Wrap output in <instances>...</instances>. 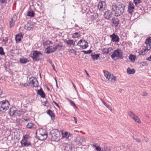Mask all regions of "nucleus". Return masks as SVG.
<instances>
[{"instance_id":"obj_1","label":"nucleus","mask_w":151,"mask_h":151,"mask_svg":"<svg viewBox=\"0 0 151 151\" xmlns=\"http://www.w3.org/2000/svg\"><path fill=\"white\" fill-rule=\"evenodd\" d=\"M110 6L112 14L116 17L120 16L124 12L125 5L120 2L113 3Z\"/></svg>"},{"instance_id":"obj_2","label":"nucleus","mask_w":151,"mask_h":151,"mask_svg":"<svg viewBox=\"0 0 151 151\" xmlns=\"http://www.w3.org/2000/svg\"><path fill=\"white\" fill-rule=\"evenodd\" d=\"M111 57L114 60L122 59L124 58L123 52L121 50L117 49L113 52Z\"/></svg>"},{"instance_id":"obj_3","label":"nucleus","mask_w":151,"mask_h":151,"mask_svg":"<svg viewBox=\"0 0 151 151\" xmlns=\"http://www.w3.org/2000/svg\"><path fill=\"white\" fill-rule=\"evenodd\" d=\"M30 56L34 60L37 61L40 60V58L42 56V55L40 52L34 51L31 52Z\"/></svg>"},{"instance_id":"obj_4","label":"nucleus","mask_w":151,"mask_h":151,"mask_svg":"<svg viewBox=\"0 0 151 151\" xmlns=\"http://www.w3.org/2000/svg\"><path fill=\"white\" fill-rule=\"evenodd\" d=\"M52 139L55 141H58L60 137V132L55 129L51 132Z\"/></svg>"},{"instance_id":"obj_5","label":"nucleus","mask_w":151,"mask_h":151,"mask_svg":"<svg viewBox=\"0 0 151 151\" xmlns=\"http://www.w3.org/2000/svg\"><path fill=\"white\" fill-rule=\"evenodd\" d=\"M9 105V103L7 101H1L0 102V111H5L8 109Z\"/></svg>"},{"instance_id":"obj_6","label":"nucleus","mask_w":151,"mask_h":151,"mask_svg":"<svg viewBox=\"0 0 151 151\" xmlns=\"http://www.w3.org/2000/svg\"><path fill=\"white\" fill-rule=\"evenodd\" d=\"M29 84L35 87L38 86V83L37 79L35 77L32 76L30 78L29 80Z\"/></svg>"},{"instance_id":"obj_7","label":"nucleus","mask_w":151,"mask_h":151,"mask_svg":"<svg viewBox=\"0 0 151 151\" xmlns=\"http://www.w3.org/2000/svg\"><path fill=\"white\" fill-rule=\"evenodd\" d=\"M128 115L136 122L138 123H141V121L138 117L132 111L129 110L128 111Z\"/></svg>"},{"instance_id":"obj_8","label":"nucleus","mask_w":151,"mask_h":151,"mask_svg":"<svg viewBox=\"0 0 151 151\" xmlns=\"http://www.w3.org/2000/svg\"><path fill=\"white\" fill-rule=\"evenodd\" d=\"M112 11L107 10L104 13V17L105 19L110 20L112 18Z\"/></svg>"},{"instance_id":"obj_9","label":"nucleus","mask_w":151,"mask_h":151,"mask_svg":"<svg viewBox=\"0 0 151 151\" xmlns=\"http://www.w3.org/2000/svg\"><path fill=\"white\" fill-rule=\"evenodd\" d=\"M110 37L111 38V41L113 42H118L119 41V37L114 33L110 35Z\"/></svg>"},{"instance_id":"obj_10","label":"nucleus","mask_w":151,"mask_h":151,"mask_svg":"<svg viewBox=\"0 0 151 151\" xmlns=\"http://www.w3.org/2000/svg\"><path fill=\"white\" fill-rule=\"evenodd\" d=\"M98 8L100 10L103 11L106 8V4L105 2L104 1L100 2L98 4Z\"/></svg>"},{"instance_id":"obj_11","label":"nucleus","mask_w":151,"mask_h":151,"mask_svg":"<svg viewBox=\"0 0 151 151\" xmlns=\"http://www.w3.org/2000/svg\"><path fill=\"white\" fill-rule=\"evenodd\" d=\"M18 112H19L20 111H18L14 108H10L9 109V113L11 116H16L19 114Z\"/></svg>"},{"instance_id":"obj_12","label":"nucleus","mask_w":151,"mask_h":151,"mask_svg":"<svg viewBox=\"0 0 151 151\" xmlns=\"http://www.w3.org/2000/svg\"><path fill=\"white\" fill-rule=\"evenodd\" d=\"M83 138L79 135H77L75 139V142L77 145L81 143L83 141Z\"/></svg>"},{"instance_id":"obj_13","label":"nucleus","mask_w":151,"mask_h":151,"mask_svg":"<svg viewBox=\"0 0 151 151\" xmlns=\"http://www.w3.org/2000/svg\"><path fill=\"white\" fill-rule=\"evenodd\" d=\"M38 139L41 141L44 140L46 139L47 137V132H46L41 134L37 136Z\"/></svg>"},{"instance_id":"obj_14","label":"nucleus","mask_w":151,"mask_h":151,"mask_svg":"<svg viewBox=\"0 0 151 151\" xmlns=\"http://www.w3.org/2000/svg\"><path fill=\"white\" fill-rule=\"evenodd\" d=\"M17 19V17L15 15H14L12 18L9 21L10 26L11 28L14 25Z\"/></svg>"},{"instance_id":"obj_15","label":"nucleus","mask_w":151,"mask_h":151,"mask_svg":"<svg viewBox=\"0 0 151 151\" xmlns=\"http://www.w3.org/2000/svg\"><path fill=\"white\" fill-rule=\"evenodd\" d=\"M111 22L115 27H117L119 23V20L117 18L114 17L112 18Z\"/></svg>"},{"instance_id":"obj_16","label":"nucleus","mask_w":151,"mask_h":151,"mask_svg":"<svg viewBox=\"0 0 151 151\" xmlns=\"http://www.w3.org/2000/svg\"><path fill=\"white\" fill-rule=\"evenodd\" d=\"M20 143L22 147H27L31 145L30 143L26 139H22Z\"/></svg>"},{"instance_id":"obj_17","label":"nucleus","mask_w":151,"mask_h":151,"mask_svg":"<svg viewBox=\"0 0 151 151\" xmlns=\"http://www.w3.org/2000/svg\"><path fill=\"white\" fill-rule=\"evenodd\" d=\"M134 6L132 3H130L129 5L128 9V12L130 13H132L134 9Z\"/></svg>"},{"instance_id":"obj_18","label":"nucleus","mask_w":151,"mask_h":151,"mask_svg":"<svg viewBox=\"0 0 151 151\" xmlns=\"http://www.w3.org/2000/svg\"><path fill=\"white\" fill-rule=\"evenodd\" d=\"M55 47H52V46L48 47L46 48L47 50L46 53L47 54H49L50 53L54 52L55 50Z\"/></svg>"},{"instance_id":"obj_19","label":"nucleus","mask_w":151,"mask_h":151,"mask_svg":"<svg viewBox=\"0 0 151 151\" xmlns=\"http://www.w3.org/2000/svg\"><path fill=\"white\" fill-rule=\"evenodd\" d=\"M37 94L40 96L41 97L44 98L45 96V94L43 92L42 88L40 90H38L37 92Z\"/></svg>"},{"instance_id":"obj_20","label":"nucleus","mask_w":151,"mask_h":151,"mask_svg":"<svg viewBox=\"0 0 151 151\" xmlns=\"http://www.w3.org/2000/svg\"><path fill=\"white\" fill-rule=\"evenodd\" d=\"M46 132H47L45 129L40 128L36 132V135H37V136L40 135H41Z\"/></svg>"},{"instance_id":"obj_21","label":"nucleus","mask_w":151,"mask_h":151,"mask_svg":"<svg viewBox=\"0 0 151 151\" xmlns=\"http://www.w3.org/2000/svg\"><path fill=\"white\" fill-rule=\"evenodd\" d=\"M47 113L50 116L52 120H54L55 118L54 113L50 110L49 109L47 111Z\"/></svg>"},{"instance_id":"obj_22","label":"nucleus","mask_w":151,"mask_h":151,"mask_svg":"<svg viewBox=\"0 0 151 151\" xmlns=\"http://www.w3.org/2000/svg\"><path fill=\"white\" fill-rule=\"evenodd\" d=\"M23 36L22 34L19 33L16 36L15 39L16 42H19L21 40Z\"/></svg>"},{"instance_id":"obj_23","label":"nucleus","mask_w":151,"mask_h":151,"mask_svg":"<svg viewBox=\"0 0 151 151\" xmlns=\"http://www.w3.org/2000/svg\"><path fill=\"white\" fill-rule=\"evenodd\" d=\"M62 137L65 138L66 139H68L69 137L71 136L72 134L70 132H65L64 133L62 132Z\"/></svg>"},{"instance_id":"obj_24","label":"nucleus","mask_w":151,"mask_h":151,"mask_svg":"<svg viewBox=\"0 0 151 151\" xmlns=\"http://www.w3.org/2000/svg\"><path fill=\"white\" fill-rule=\"evenodd\" d=\"M100 55V54H95L94 53H92L91 56L93 60H97L98 59Z\"/></svg>"},{"instance_id":"obj_25","label":"nucleus","mask_w":151,"mask_h":151,"mask_svg":"<svg viewBox=\"0 0 151 151\" xmlns=\"http://www.w3.org/2000/svg\"><path fill=\"white\" fill-rule=\"evenodd\" d=\"M32 28V25L29 22H27L25 26V29L29 30H31Z\"/></svg>"},{"instance_id":"obj_26","label":"nucleus","mask_w":151,"mask_h":151,"mask_svg":"<svg viewBox=\"0 0 151 151\" xmlns=\"http://www.w3.org/2000/svg\"><path fill=\"white\" fill-rule=\"evenodd\" d=\"M19 62L20 63L24 64L27 63L29 62V60L27 58H20L19 59Z\"/></svg>"},{"instance_id":"obj_27","label":"nucleus","mask_w":151,"mask_h":151,"mask_svg":"<svg viewBox=\"0 0 151 151\" xmlns=\"http://www.w3.org/2000/svg\"><path fill=\"white\" fill-rule=\"evenodd\" d=\"M111 76H105L106 79H107L108 81H109L111 78V81H112L113 80L114 81H116V76H112L111 77Z\"/></svg>"},{"instance_id":"obj_28","label":"nucleus","mask_w":151,"mask_h":151,"mask_svg":"<svg viewBox=\"0 0 151 151\" xmlns=\"http://www.w3.org/2000/svg\"><path fill=\"white\" fill-rule=\"evenodd\" d=\"M27 15L31 17H33L34 16V13L32 10H30L27 13Z\"/></svg>"},{"instance_id":"obj_29","label":"nucleus","mask_w":151,"mask_h":151,"mask_svg":"<svg viewBox=\"0 0 151 151\" xmlns=\"http://www.w3.org/2000/svg\"><path fill=\"white\" fill-rule=\"evenodd\" d=\"M127 71L129 74H133L135 73V70L134 69L131 70L130 68H128L127 70Z\"/></svg>"},{"instance_id":"obj_30","label":"nucleus","mask_w":151,"mask_h":151,"mask_svg":"<svg viewBox=\"0 0 151 151\" xmlns=\"http://www.w3.org/2000/svg\"><path fill=\"white\" fill-rule=\"evenodd\" d=\"M75 41L73 42V40H67L66 42V43L69 45H73V46L75 45Z\"/></svg>"},{"instance_id":"obj_31","label":"nucleus","mask_w":151,"mask_h":151,"mask_svg":"<svg viewBox=\"0 0 151 151\" xmlns=\"http://www.w3.org/2000/svg\"><path fill=\"white\" fill-rule=\"evenodd\" d=\"M55 50L57 49H58V50H61L62 49H64V46L63 45H56V47H55Z\"/></svg>"},{"instance_id":"obj_32","label":"nucleus","mask_w":151,"mask_h":151,"mask_svg":"<svg viewBox=\"0 0 151 151\" xmlns=\"http://www.w3.org/2000/svg\"><path fill=\"white\" fill-rule=\"evenodd\" d=\"M34 124L32 122H29L26 126L27 128L29 129H32L34 126Z\"/></svg>"},{"instance_id":"obj_33","label":"nucleus","mask_w":151,"mask_h":151,"mask_svg":"<svg viewBox=\"0 0 151 151\" xmlns=\"http://www.w3.org/2000/svg\"><path fill=\"white\" fill-rule=\"evenodd\" d=\"M84 44H85L84 45H81L79 46L81 47L82 49H86L88 47V43L86 42H85Z\"/></svg>"},{"instance_id":"obj_34","label":"nucleus","mask_w":151,"mask_h":151,"mask_svg":"<svg viewBox=\"0 0 151 151\" xmlns=\"http://www.w3.org/2000/svg\"><path fill=\"white\" fill-rule=\"evenodd\" d=\"M145 43L147 44H151V37H149L146 40Z\"/></svg>"},{"instance_id":"obj_35","label":"nucleus","mask_w":151,"mask_h":151,"mask_svg":"<svg viewBox=\"0 0 151 151\" xmlns=\"http://www.w3.org/2000/svg\"><path fill=\"white\" fill-rule=\"evenodd\" d=\"M129 59L132 60V61H134L135 59V57L134 55H130L129 57Z\"/></svg>"},{"instance_id":"obj_36","label":"nucleus","mask_w":151,"mask_h":151,"mask_svg":"<svg viewBox=\"0 0 151 151\" xmlns=\"http://www.w3.org/2000/svg\"><path fill=\"white\" fill-rule=\"evenodd\" d=\"M101 101H102L103 104L109 109H110L111 111H112V109L109 106V105L107 104L104 101H103L102 99H101Z\"/></svg>"},{"instance_id":"obj_37","label":"nucleus","mask_w":151,"mask_h":151,"mask_svg":"<svg viewBox=\"0 0 151 151\" xmlns=\"http://www.w3.org/2000/svg\"><path fill=\"white\" fill-rule=\"evenodd\" d=\"M134 2L136 6L138 4L140 3L141 2V0H134Z\"/></svg>"},{"instance_id":"obj_38","label":"nucleus","mask_w":151,"mask_h":151,"mask_svg":"<svg viewBox=\"0 0 151 151\" xmlns=\"http://www.w3.org/2000/svg\"><path fill=\"white\" fill-rule=\"evenodd\" d=\"M86 41L85 40H81L78 43L77 45L80 46L81 45L82 43V44H84L85 42Z\"/></svg>"},{"instance_id":"obj_39","label":"nucleus","mask_w":151,"mask_h":151,"mask_svg":"<svg viewBox=\"0 0 151 151\" xmlns=\"http://www.w3.org/2000/svg\"><path fill=\"white\" fill-rule=\"evenodd\" d=\"M73 38H77L80 37V35L78 32H76L73 35Z\"/></svg>"},{"instance_id":"obj_40","label":"nucleus","mask_w":151,"mask_h":151,"mask_svg":"<svg viewBox=\"0 0 151 151\" xmlns=\"http://www.w3.org/2000/svg\"><path fill=\"white\" fill-rule=\"evenodd\" d=\"M148 65L147 63L146 62H143L140 63V65L142 66H147Z\"/></svg>"},{"instance_id":"obj_41","label":"nucleus","mask_w":151,"mask_h":151,"mask_svg":"<svg viewBox=\"0 0 151 151\" xmlns=\"http://www.w3.org/2000/svg\"><path fill=\"white\" fill-rule=\"evenodd\" d=\"M102 52L103 54H107L108 53L107 48H105L102 49Z\"/></svg>"},{"instance_id":"obj_42","label":"nucleus","mask_w":151,"mask_h":151,"mask_svg":"<svg viewBox=\"0 0 151 151\" xmlns=\"http://www.w3.org/2000/svg\"><path fill=\"white\" fill-rule=\"evenodd\" d=\"M92 50H89L88 51H84L83 50L81 51V52H84L85 54H89L90 53L92 52Z\"/></svg>"},{"instance_id":"obj_43","label":"nucleus","mask_w":151,"mask_h":151,"mask_svg":"<svg viewBox=\"0 0 151 151\" xmlns=\"http://www.w3.org/2000/svg\"><path fill=\"white\" fill-rule=\"evenodd\" d=\"M147 45L145 48V50H147V51L150 50L151 48V44H147Z\"/></svg>"},{"instance_id":"obj_44","label":"nucleus","mask_w":151,"mask_h":151,"mask_svg":"<svg viewBox=\"0 0 151 151\" xmlns=\"http://www.w3.org/2000/svg\"><path fill=\"white\" fill-rule=\"evenodd\" d=\"M0 54L1 55H4L5 53L4 52L3 49L2 47H0Z\"/></svg>"},{"instance_id":"obj_45","label":"nucleus","mask_w":151,"mask_h":151,"mask_svg":"<svg viewBox=\"0 0 151 151\" xmlns=\"http://www.w3.org/2000/svg\"><path fill=\"white\" fill-rule=\"evenodd\" d=\"M96 151H102L101 148L99 146H97L95 148Z\"/></svg>"},{"instance_id":"obj_46","label":"nucleus","mask_w":151,"mask_h":151,"mask_svg":"<svg viewBox=\"0 0 151 151\" xmlns=\"http://www.w3.org/2000/svg\"><path fill=\"white\" fill-rule=\"evenodd\" d=\"M104 76H111V74L108 71H106L104 72Z\"/></svg>"},{"instance_id":"obj_47","label":"nucleus","mask_w":151,"mask_h":151,"mask_svg":"<svg viewBox=\"0 0 151 151\" xmlns=\"http://www.w3.org/2000/svg\"><path fill=\"white\" fill-rule=\"evenodd\" d=\"M69 51V52H70L71 53H75V55H76V51H75L73 49H70V50Z\"/></svg>"},{"instance_id":"obj_48","label":"nucleus","mask_w":151,"mask_h":151,"mask_svg":"<svg viewBox=\"0 0 151 151\" xmlns=\"http://www.w3.org/2000/svg\"><path fill=\"white\" fill-rule=\"evenodd\" d=\"M44 105L47 106V107H48L49 106V104L47 102V101H46L44 102Z\"/></svg>"},{"instance_id":"obj_49","label":"nucleus","mask_w":151,"mask_h":151,"mask_svg":"<svg viewBox=\"0 0 151 151\" xmlns=\"http://www.w3.org/2000/svg\"><path fill=\"white\" fill-rule=\"evenodd\" d=\"M28 137H29L28 135L26 134L23 137L22 139H24L27 140V139L28 138Z\"/></svg>"},{"instance_id":"obj_50","label":"nucleus","mask_w":151,"mask_h":151,"mask_svg":"<svg viewBox=\"0 0 151 151\" xmlns=\"http://www.w3.org/2000/svg\"><path fill=\"white\" fill-rule=\"evenodd\" d=\"M2 41L4 42L5 43H6L8 41V39L7 38L5 37L4 39H3L2 40Z\"/></svg>"},{"instance_id":"obj_51","label":"nucleus","mask_w":151,"mask_h":151,"mask_svg":"<svg viewBox=\"0 0 151 151\" xmlns=\"http://www.w3.org/2000/svg\"><path fill=\"white\" fill-rule=\"evenodd\" d=\"M147 95L148 93L146 92H143L142 94V96H147Z\"/></svg>"},{"instance_id":"obj_52","label":"nucleus","mask_w":151,"mask_h":151,"mask_svg":"<svg viewBox=\"0 0 151 151\" xmlns=\"http://www.w3.org/2000/svg\"><path fill=\"white\" fill-rule=\"evenodd\" d=\"M132 137L133 138V139H135L137 142L138 143H140L141 142V141L139 139H135L133 136H132Z\"/></svg>"},{"instance_id":"obj_53","label":"nucleus","mask_w":151,"mask_h":151,"mask_svg":"<svg viewBox=\"0 0 151 151\" xmlns=\"http://www.w3.org/2000/svg\"><path fill=\"white\" fill-rule=\"evenodd\" d=\"M107 50L108 52V53L111 51V50H113L112 48L111 47H109L108 48H107Z\"/></svg>"},{"instance_id":"obj_54","label":"nucleus","mask_w":151,"mask_h":151,"mask_svg":"<svg viewBox=\"0 0 151 151\" xmlns=\"http://www.w3.org/2000/svg\"><path fill=\"white\" fill-rule=\"evenodd\" d=\"M20 85L24 87H27V86H28L27 84V83H24L23 84L22 83H21Z\"/></svg>"},{"instance_id":"obj_55","label":"nucleus","mask_w":151,"mask_h":151,"mask_svg":"<svg viewBox=\"0 0 151 151\" xmlns=\"http://www.w3.org/2000/svg\"><path fill=\"white\" fill-rule=\"evenodd\" d=\"M71 105L73 106H76V105L75 103L71 100H69V101Z\"/></svg>"},{"instance_id":"obj_56","label":"nucleus","mask_w":151,"mask_h":151,"mask_svg":"<svg viewBox=\"0 0 151 151\" xmlns=\"http://www.w3.org/2000/svg\"><path fill=\"white\" fill-rule=\"evenodd\" d=\"M7 0H1L0 2L1 3H5L6 2Z\"/></svg>"},{"instance_id":"obj_57","label":"nucleus","mask_w":151,"mask_h":151,"mask_svg":"<svg viewBox=\"0 0 151 151\" xmlns=\"http://www.w3.org/2000/svg\"><path fill=\"white\" fill-rule=\"evenodd\" d=\"M9 51L10 52V53L12 54H14V49H12V50H10Z\"/></svg>"},{"instance_id":"obj_58","label":"nucleus","mask_w":151,"mask_h":151,"mask_svg":"<svg viewBox=\"0 0 151 151\" xmlns=\"http://www.w3.org/2000/svg\"><path fill=\"white\" fill-rule=\"evenodd\" d=\"M73 118L74 119V120H75V124H77V119L75 117H73Z\"/></svg>"},{"instance_id":"obj_59","label":"nucleus","mask_w":151,"mask_h":151,"mask_svg":"<svg viewBox=\"0 0 151 151\" xmlns=\"http://www.w3.org/2000/svg\"><path fill=\"white\" fill-rule=\"evenodd\" d=\"M29 121V119H25V118H23V120L22 121L23 122H24V121H25L26 122H28V121Z\"/></svg>"},{"instance_id":"obj_60","label":"nucleus","mask_w":151,"mask_h":151,"mask_svg":"<svg viewBox=\"0 0 151 151\" xmlns=\"http://www.w3.org/2000/svg\"><path fill=\"white\" fill-rule=\"evenodd\" d=\"M146 60L149 61H151V55L150 57L147 58Z\"/></svg>"},{"instance_id":"obj_61","label":"nucleus","mask_w":151,"mask_h":151,"mask_svg":"<svg viewBox=\"0 0 151 151\" xmlns=\"http://www.w3.org/2000/svg\"><path fill=\"white\" fill-rule=\"evenodd\" d=\"M144 140L146 142H147L148 141V139L147 137H144Z\"/></svg>"},{"instance_id":"obj_62","label":"nucleus","mask_w":151,"mask_h":151,"mask_svg":"<svg viewBox=\"0 0 151 151\" xmlns=\"http://www.w3.org/2000/svg\"><path fill=\"white\" fill-rule=\"evenodd\" d=\"M53 102L54 103V104L56 105V106H57L58 107H59V105H58V104L56 103L55 102V101H53Z\"/></svg>"},{"instance_id":"obj_63","label":"nucleus","mask_w":151,"mask_h":151,"mask_svg":"<svg viewBox=\"0 0 151 151\" xmlns=\"http://www.w3.org/2000/svg\"><path fill=\"white\" fill-rule=\"evenodd\" d=\"M71 82L73 85V86L74 87V88L75 89V90H76V86L75 85L73 84V82H72V81H71Z\"/></svg>"},{"instance_id":"obj_64","label":"nucleus","mask_w":151,"mask_h":151,"mask_svg":"<svg viewBox=\"0 0 151 151\" xmlns=\"http://www.w3.org/2000/svg\"><path fill=\"white\" fill-rule=\"evenodd\" d=\"M2 93V90L0 88V95H1Z\"/></svg>"}]
</instances>
